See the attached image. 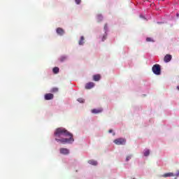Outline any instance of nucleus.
<instances>
[{"mask_svg": "<svg viewBox=\"0 0 179 179\" xmlns=\"http://www.w3.org/2000/svg\"><path fill=\"white\" fill-rule=\"evenodd\" d=\"M54 135L55 136V141L60 142V143L63 145L72 143L75 141V139H73V134L63 127L57 128L55 131Z\"/></svg>", "mask_w": 179, "mask_h": 179, "instance_id": "obj_1", "label": "nucleus"}, {"mask_svg": "<svg viewBox=\"0 0 179 179\" xmlns=\"http://www.w3.org/2000/svg\"><path fill=\"white\" fill-rule=\"evenodd\" d=\"M100 79H101V76H100V74H96L93 76V80H94V82H99Z\"/></svg>", "mask_w": 179, "mask_h": 179, "instance_id": "obj_11", "label": "nucleus"}, {"mask_svg": "<svg viewBox=\"0 0 179 179\" xmlns=\"http://www.w3.org/2000/svg\"><path fill=\"white\" fill-rule=\"evenodd\" d=\"M59 152L61 155H69V150H68V148H62L59 149Z\"/></svg>", "mask_w": 179, "mask_h": 179, "instance_id": "obj_4", "label": "nucleus"}, {"mask_svg": "<svg viewBox=\"0 0 179 179\" xmlns=\"http://www.w3.org/2000/svg\"><path fill=\"white\" fill-rule=\"evenodd\" d=\"M76 3H77V5H80V2H82V0H75Z\"/></svg>", "mask_w": 179, "mask_h": 179, "instance_id": "obj_19", "label": "nucleus"}, {"mask_svg": "<svg viewBox=\"0 0 179 179\" xmlns=\"http://www.w3.org/2000/svg\"><path fill=\"white\" fill-rule=\"evenodd\" d=\"M113 142L115 145H125V143H127V140H125V138H120L114 140Z\"/></svg>", "mask_w": 179, "mask_h": 179, "instance_id": "obj_3", "label": "nucleus"}, {"mask_svg": "<svg viewBox=\"0 0 179 179\" xmlns=\"http://www.w3.org/2000/svg\"><path fill=\"white\" fill-rule=\"evenodd\" d=\"M176 89H178V90H179V85H178V86L176 87Z\"/></svg>", "mask_w": 179, "mask_h": 179, "instance_id": "obj_25", "label": "nucleus"}, {"mask_svg": "<svg viewBox=\"0 0 179 179\" xmlns=\"http://www.w3.org/2000/svg\"><path fill=\"white\" fill-rule=\"evenodd\" d=\"M84 41H85V37L81 36L80 39V41L78 42L79 45H83V44L85 43Z\"/></svg>", "mask_w": 179, "mask_h": 179, "instance_id": "obj_12", "label": "nucleus"}, {"mask_svg": "<svg viewBox=\"0 0 179 179\" xmlns=\"http://www.w3.org/2000/svg\"><path fill=\"white\" fill-rule=\"evenodd\" d=\"M144 156L148 157L150 155V151L149 150H145L143 152Z\"/></svg>", "mask_w": 179, "mask_h": 179, "instance_id": "obj_15", "label": "nucleus"}, {"mask_svg": "<svg viewBox=\"0 0 179 179\" xmlns=\"http://www.w3.org/2000/svg\"><path fill=\"white\" fill-rule=\"evenodd\" d=\"M174 176H177V177H178L179 176V172H178L176 175L171 172L170 173H166L165 174L163 175V177H174Z\"/></svg>", "mask_w": 179, "mask_h": 179, "instance_id": "obj_8", "label": "nucleus"}, {"mask_svg": "<svg viewBox=\"0 0 179 179\" xmlns=\"http://www.w3.org/2000/svg\"><path fill=\"white\" fill-rule=\"evenodd\" d=\"M52 99H54V94L51 93L45 94V100H52Z\"/></svg>", "mask_w": 179, "mask_h": 179, "instance_id": "obj_6", "label": "nucleus"}, {"mask_svg": "<svg viewBox=\"0 0 179 179\" xmlns=\"http://www.w3.org/2000/svg\"><path fill=\"white\" fill-rule=\"evenodd\" d=\"M89 164H92V166H97V161L95 160H89Z\"/></svg>", "mask_w": 179, "mask_h": 179, "instance_id": "obj_13", "label": "nucleus"}, {"mask_svg": "<svg viewBox=\"0 0 179 179\" xmlns=\"http://www.w3.org/2000/svg\"><path fill=\"white\" fill-rule=\"evenodd\" d=\"M57 34H59V36H64L65 31H64V29H62V28L59 27L56 30Z\"/></svg>", "mask_w": 179, "mask_h": 179, "instance_id": "obj_10", "label": "nucleus"}, {"mask_svg": "<svg viewBox=\"0 0 179 179\" xmlns=\"http://www.w3.org/2000/svg\"><path fill=\"white\" fill-rule=\"evenodd\" d=\"M93 87H94V83L93 82L88 83L85 85V89L87 90L93 89Z\"/></svg>", "mask_w": 179, "mask_h": 179, "instance_id": "obj_5", "label": "nucleus"}, {"mask_svg": "<svg viewBox=\"0 0 179 179\" xmlns=\"http://www.w3.org/2000/svg\"><path fill=\"white\" fill-rule=\"evenodd\" d=\"M129 160H131V156H127L126 157V162H129Z\"/></svg>", "mask_w": 179, "mask_h": 179, "instance_id": "obj_21", "label": "nucleus"}, {"mask_svg": "<svg viewBox=\"0 0 179 179\" xmlns=\"http://www.w3.org/2000/svg\"><path fill=\"white\" fill-rule=\"evenodd\" d=\"M78 101H79V103H85V99H82V98H79L78 99Z\"/></svg>", "mask_w": 179, "mask_h": 179, "instance_id": "obj_18", "label": "nucleus"}, {"mask_svg": "<svg viewBox=\"0 0 179 179\" xmlns=\"http://www.w3.org/2000/svg\"><path fill=\"white\" fill-rule=\"evenodd\" d=\"M108 133H109V134L113 133V129H110V130L108 131Z\"/></svg>", "mask_w": 179, "mask_h": 179, "instance_id": "obj_24", "label": "nucleus"}, {"mask_svg": "<svg viewBox=\"0 0 179 179\" xmlns=\"http://www.w3.org/2000/svg\"><path fill=\"white\" fill-rule=\"evenodd\" d=\"M146 41H152V38H147Z\"/></svg>", "mask_w": 179, "mask_h": 179, "instance_id": "obj_23", "label": "nucleus"}, {"mask_svg": "<svg viewBox=\"0 0 179 179\" xmlns=\"http://www.w3.org/2000/svg\"><path fill=\"white\" fill-rule=\"evenodd\" d=\"M172 58H173V56H171V55H166L164 58V62H170Z\"/></svg>", "mask_w": 179, "mask_h": 179, "instance_id": "obj_9", "label": "nucleus"}, {"mask_svg": "<svg viewBox=\"0 0 179 179\" xmlns=\"http://www.w3.org/2000/svg\"><path fill=\"white\" fill-rule=\"evenodd\" d=\"M66 59H67L66 56H62V57L59 58L60 62H64V61H66Z\"/></svg>", "mask_w": 179, "mask_h": 179, "instance_id": "obj_14", "label": "nucleus"}, {"mask_svg": "<svg viewBox=\"0 0 179 179\" xmlns=\"http://www.w3.org/2000/svg\"><path fill=\"white\" fill-rule=\"evenodd\" d=\"M106 38H107V34H105L103 36L102 41H104V40H106Z\"/></svg>", "mask_w": 179, "mask_h": 179, "instance_id": "obj_20", "label": "nucleus"}, {"mask_svg": "<svg viewBox=\"0 0 179 179\" xmlns=\"http://www.w3.org/2000/svg\"><path fill=\"white\" fill-rule=\"evenodd\" d=\"M107 29H108V26H107V24H106L104 25V30H106V31H107Z\"/></svg>", "mask_w": 179, "mask_h": 179, "instance_id": "obj_22", "label": "nucleus"}, {"mask_svg": "<svg viewBox=\"0 0 179 179\" xmlns=\"http://www.w3.org/2000/svg\"><path fill=\"white\" fill-rule=\"evenodd\" d=\"M91 113H92V114H100V113H103V108H99L98 109H92Z\"/></svg>", "mask_w": 179, "mask_h": 179, "instance_id": "obj_7", "label": "nucleus"}, {"mask_svg": "<svg viewBox=\"0 0 179 179\" xmlns=\"http://www.w3.org/2000/svg\"><path fill=\"white\" fill-rule=\"evenodd\" d=\"M152 71L155 75H160L162 73V69H160V65L159 64H155L152 68Z\"/></svg>", "mask_w": 179, "mask_h": 179, "instance_id": "obj_2", "label": "nucleus"}, {"mask_svg": "<svg viewBox=\"0 0 179 179\" xmlns=\"http://www.w3.org/2000/svg\"><path fill=\"white\" fill-rule=\"evenodd\" d=\"M52 71H53V73H58V72H59V68L55 67L53 68Z\"/></svg>", "mask_w": 179, "mask_h": 179, "instance_id": "obj_16", "label": "nucleus"}, {"mask_svg": "<svg viewBox=\"0 0 179 179\" xmlns=\"http://www.w3.org/2000/svg\"><path fill=\"white\" fill-rule=\"evenodd\" d=\"M52 93H57L58 92V88L57 87H54L51 90Z\"/></svg>", "mask_w": 179, "mask_h": 179, "instance_id": "obj_17", "label": "nucleus"}]
</instances>
